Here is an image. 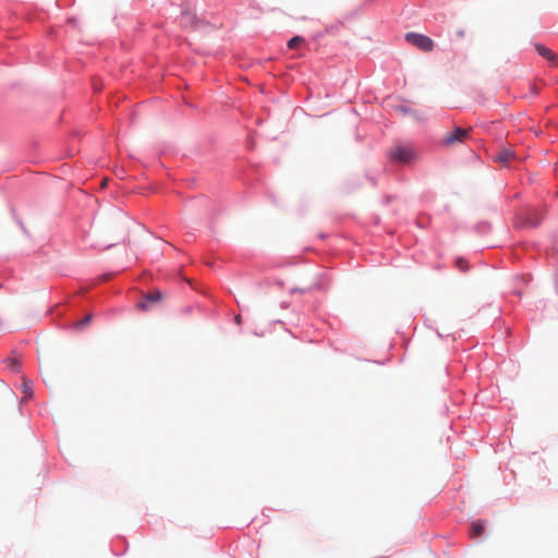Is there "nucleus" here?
<instances>
[{
	"instance_id": "obj_10",
	"label": "nucleus",
	"mask_w": 558,
	"mask_h": 558,
	"mask_svg": "<svg viewBox=\"0 0 558 558\" xmlns=\"http://www.w3.org/2000/svg\"><path fill=\"white\" fill-rule=\"evenodd\" d=\"M129 548V542L124 536H117L110 543V549L114 556H123Z\"/></svg>"
},
{
	"instance_id": "obj_16",
	"label": "nucleus",
	"mask_w": 558,
	"mask_h": 558,
	"mask_svg": "<svg viewBox=\"0 0 558 558\" xmlns=\"http://www.w3.org/2000/svg\"><path fill=\"white\" fill-rule=\"evenodd\" d=\"M10 211H11V215H12V218L14 219V221L19 225V227L21 228L22 232L25 234V235H29V232L27 230V228L25 227L23 220L21 219V217L16 214V210L13 206L10 207Z\"/></svg>"
},
{
	"instance_id": "obj_24",
	"label": "nucleus",
	"mask_w": 558,
	"mask_h": 558,
	"mask_svg": "<svg viewBox=\"0 0 558 558\" xmlns=\"http://www.w3.org/2000/svg\"><path fill=\"white\" fill-rule=\"evenodd\" d=\"M396 198L395 194H385L383 196L381 203L383 205L387 206L389 205L393 199Z\"/></svg>"
},
{
	"instance_id": "obj_31",
	"label": "nucleus",
	"mask_w": 558,
	"mask_h": 558,
	"mask_svg": "<svg viewBox=\"0 0 558 558\" xmlns=\"http://www.w3.org/2000/svg\"><path fill=\"white\" fill-rule=\"evenodd\" d=\"M328 236H329V234L327 232H323V231L317 234V238L320 240H325Z\"/></svg>"
},
{
	"instance_id": "obj_26",
	"label": "nucleus",
	"mask_w": 558,
	"mask_h": 558,
	"mask_svg": "<svg viewBox=\"0 0 558 558\" xmlns=\"http://www.w3.org/2000/svg\"><path fill=\"white\" fill-rule=\"evenodd\" d=\"M247 149L253 150L255 148V141L252 137H248L246 141Z\"/></svg>"
},
{
	"instance_id": "obj_29",
	"label": "nucleus",
	"mask_w": 558,
	"mask_h": 558,
	"mask_svg": "<svg viewBox=\"0 0 558 558\" xmlns=\"http://www.w3.org/2000/svg\"><path fill=\"white\" fill-rule=\"evenodd\" d=\"M518 278L520 279V281L523 283V284H527L529 281L531 280V278H527V276L525 275H520L518 276Z\"/></svg>"
},
{
	"instance_id": "obj_33",
	"label": "nucleus",
	"mask_w": 558,
	"mask_h": 558,
	"mask_svg": "<svg viewBox=\"0 0 558 558\" xmlns=\"http://www.w3.org/2000/svg\"><path fill=\"white\" fill-rule=\"evenodd\" d=\"M192 310H193V307H192V306H185V307L183 308V313H184V314H190V313L192 312Z\"/></svg>"
},
{
	"instance_id": "obj_28",
	"label": "nucleus",
	"mask_w": 558,
	"mask_h": 558,
	"mask_svg": "<svg viewBox=\"0 0 558 558\" xmlns=\"http://www.w3.org/2000/svg\"><path fill=\"white\" fill-rule=\"evenodd\" d=\"M118 243H109V244H106L104 246H97L99 250L101 251H106V250H109L111 247H114Z\"/></svg>"
},
{
	"instance_id": "obj_27",
	"label": "nucleus",
	"mask_w": 558,
	"mask_h": 558,
	"mask_svg": "<svg viewBox=\"0 0 558 558\" xmlns=\"http://www.w3.org/2000/svg\"><path fill=\"white\" fill-rule=\"evenodd\" d=\"M268 198L270 199V202L275 205V206H279V203L275 196V194L272 192H268Z\"/></svg>"
},
{
	"instance_id": "obj_35",
	"label": "nucleus",
	"mask_w": 558,
	"mask_h": 558,
	"mask_svg": "<svg viewBox=\"0 0 558 558\" xmlns=\"http://www.w3.org/2000/svg\"><path fill=\"white\" fill-rule=\"evenodd\" d=\"M288 306H289V303H288L287 301H282V302L280 303V307H281V308H287Z\"/></svg>"
},
{
	"instance_id": "obj_39",
	"label": "nucleus",
	"mask_w": 558,
	"mask_h": 558,
	"mask_svg": "<svg viewBox=\"0 0 558 558\" xmlns=\"http://www.w3.org/2000/svg\"><path fill=\"white\" fill-rule=\"evenodd\" d=\"M270 510L269 508H264L263 513L265 514V511Z\"/></svg>"
},
{
	"instance_id": "obj_23",
	"label": "nucleus",
	"mask_w": 558,
	"mask_h": 558,
	"mask_svg": "<svg viewBox=\"0 0 558 558\" xmlns=\"http://www.w3.org/2000/svg\"><path fill=\"white\" fill-rule=\"evenodd\" d=\"M10 368L11 371L13 372H20L21 368H22V362L17 359H14L12 362H11V365H10Z\"/></svg>"
},
{
	"instance_id": "obj_3",
	"label": "nucleus",
	"mask_w": 558,
	"mask_h": 558,
	"mask_svg": "<svg viewBox=\"0 0 558 558\" xmlns=\"http://www.w3.org/2000/svg\"><path fill=\"white\" fill-rule=\"evenodd\" d=\"M404 39L408 44L423 52H429L435 48V41L428 35L422 33L408 32L404 35Z\"/></svg>"
},
{
	"instance_id": "obj_5",
	"label": "nucleus",
	"mask_w": 558,
	"mask_h": 558,
	"mask_svg": "<svg viewBox=\"0 0 558 558\" xmlns=\"http://www.w3.org/2000/svg\"><path fill=\"white\" fill-rule=\"evenodd\" d=\"M180 24L184 27H196L198 20L189 3L181 4L180 9Z\"/></svg>"
},
{
	"instance_id": "obj_14",
	"label": "nucleus",
	"mask_w": 558,
	"mask_h": 558,
	"mask_svg": "<svg viewBox=\"0 0 558 558\" xmlns=\"http://www.w3.org/2000/svg\"><path fill=\"white\" fill-rule=\"evenodd\" d=\"M92 300H93V295H90L88 292H84L81 295L80 300L71 301L70 310L72 312H75V311H77L83 305V303L92 302Z\"/></svg>"
},
{
	"instance_id": "obj_30",
	"label": "nucleus",
	"mask_w": 558,
	"mask_h": 558,
	"mask_svg": "<svg viewBox=\"0 0 558 558\" xmlns=\"http://www.w3.org/2000/svg\"><path fill=\"white\" fill-rule=\"evenodd\" d=\"M68 23H69L70 25H76V23H77V19H76V16H74V15L69 16V17H68Z\"/></svg>"
},
{
	"instance_id": "obj_2",
	"label": "nucleus",
	"mask_w": 558,
	"mask_h": 558,
	"mask_svg": "<svg viewBox=\"0 0 558 558\" xmlns=\"http://www.w3.org/2000/svg\"><path fill=\"white\" fill-rule=\"evenodd\" d=\"M165 295V292L160 289H151L147 292H144L137 300L135 308L136 311L143 313L150 312L161 304Z\"/></svg>"
},
{
	"instance_id": "obj_13",
	"label": "nucleus",
	"mask_w": 558,
	"mask_h": 558,
	"mask_svg": "<svg viewBox=\"0 0 558 558\" xmlns=\"http://www.w3.org/2000/svg\"><path fill=\"white\" fill-rule=\"evenodd\" d=\"M514 156L515 153L512 149L505 148L495 157V161L507 165Z\"/></svg>"
},
{
	"instance_id": "obj_9",
	"label": "nucleus",
	"mask_w": 558,
	"mask_h": 558,
	"mask_svg": "<svg viewBox=\"0 0 558 558\" xmlns=\"http://www.w3.org/2000/svg\"><path fill=\"white\" fill-rule=\"evenodd\" d=\"M329 286V279L325 274H319L317 280L308 289L292 288L291 294L294 293H306L308 290H325Z\"/></svg>"
},
{
	"instance_id": "obj_1",
	"label": "nucleus",
	"mask_w": 558,
	"mask_h": 558,
	"mask_svg": "<svg viewBox=\"0 0 558 558\" xmlns=\"http://www.w3.org/2000/svg\"><path fill=\"white\" fill-rule=\"evenodd\" d=\"M421 151L409 143L397 141L387 151V158L390 163L412 166L418 161Z\"/></svg>"
},
{
	"instance_id": "obj_25",
	"label": "nucleus",
	"mask_w": 558,
	"mask_h": 558,
	"mask_svg": "<svg viewBox=\"0 0 558 558\" xmlns=\"http://www.w3.org/2000/svg\"><path fill=\"white\" fill-rule=\"evenodd\" d=\"M365 178L372 183L373 186L377 185V175L376 174L366 172Z\"/></svg>"
},
{
	"instance_id": "obj_7",
	"label": "nucleus",
	"mask_w": 558,
	"mask_h": 558,
	"mask_svg": "<svg viewBox=\"0 0 558 558\" xmlns=\"http://www.w3.org/2000/svg\"><path fill=\"white\" fill-rule=\"evenodd\" d=\"M487 520L475 519L468 526V533L470 538H481L486 534Z\"/></svg>"
},
{
	"instance_id": "obj_36",
	"label": "nucleus",
	"mask_w": 558,
	"mask_h": 558,
	"mask_svg": "<svg viewBox=\"0 0 558 558\" xmlns=\"http://www.w3.org/2000/svg\"><path fill=\"white\" fill-rule=\"evenodd\" d=\"M464 34H465L464 29H459V31L457 32V35H458L459 37H463V36H464Z\"/></svg>"
},
{
	"instance_id": "obj_22",
	"label": "nucleus",
	"mask_w": 558,
	"mask_h": 558,
	"mask_svg": "<svg viewBox=\"0 0 558 558\" xmlns=\"http://www.w3.org/2000/svg\"><path fill=\"white\" fill-rule=\"evenodd\" d=\"M75 0H56V5L60 9H64L74 4Z\"/></svg>"
},
{
	"instance_id": "obj_37",
	"label": "nucleus",
	"mask_w": 558,
	"mask_h": 558,
	"mask_svg": "<svg viewBox=\"0 0 558 558\" xmlns=\"http://www.w3.org/2000/svg\"><path fill=\"white\" fill-rule=\"evenodd\" d=\"M513 293L517 294L518 296H521L522 295V291L521 290H518V289H514L513 290Z\"/></svg>"
},
{
	"instance_id": "obj_11",
	"label": "nucleus",
	"mask_w": 558,
	"mask_h": 558,
	"mask_svg": "<svg viewBox=\"0 0 558 558\" xmlns=\"http://www.w3.org/2000/svg\"><path fill=\"white\" fill-rule=\"evenodd\" d=\"M376 0H363L361 4H359L356 8H354L353 10L347 12L343 17H342V23L343 22H350L354 19H356L362 12H364V10L372 5L373 3H375Z\"/></svg>"
},
{
	"instance_id": "obj_19",
	"label": "nucleus",
	"mask_w": 558,
	"mask_h": 558,
	"mask_svg": "<svg viewBox=\"0 0 558 558\" xmlns=\"http://www.w3.org/2000/svg\"><path fill=\"white\" fill-rule=\"evenodd\" d=\"M22 391L26 397L31 398L34 396L33 381L31 379H24L22 383Z\"/></svg>"
},
{
	"instance_id": "obj_21",
	"label": "nucleus",
	"mask_w": 558,
	"mask_h": 558,
	"mask_svg": "<svg viewBox=\"0 0 558 558\" xmlns=\"http://www.w3.org/2000/svg\"><path fill=\"white\" fill-rule=\"evenodd\" d=\"M303 41H304V38H303L302 36H300V35H294V36H292V37L288 40L287 45H288V47H289L290 49H294V48H296V47H298L301 43H303Z\"/></svg>"
},
{
	"instance_id": "obj_17",
	"label": "nucleus",
	"mask_w": 558,
	"mask_h": 558,
	"mask_svg": "<svg viewBox=\"0 0 558 558\" xmlns=\"http://www.w3.org/2000/svg\"><path fill=\"white\" fill-rule=\"evenodd\" d=\"M10 211H11V215H12V218L14 219V221L19 225V227L21 228L22 232L25 234V235H29V232L27 230V228L25 227L23 220L21 219V217L16 214V210L13 206L10 207Z\"/></svg>"
},
{
	"instance_id": "obj_32",
	"label": "nucleus",
	"mask_w": 558,
	"mask_h": 558,
	"mask_svg": "<svg viewBox=\"0 0 558 558\" xmlns=\"http://www.w3.org/2000/svg\"><path fill=\"white\" fill-rule=\"evenodd\" d=\"M275 283H276V286H278L279 288H283V287H284V282H283V280H281V279H277V280L275 281Z\"/></svg>"
},
{
	"instance_id": "obj_18",
	"label": "nucleus",
	"mask_w": 558,
	"mask_h": 558,
	"mask_svg": "<svg viewBox=\"0 0 558 558\" xmlns=\"http://www.w3.org/2000/svg\"><path fill=\"white\" fill-rule=\"evenodd\" d=\"M395 110L404 116H415L417 113L416 110L412 109L411 107H409L408 105H404V104L396 105Z\"/></svg>"
},
{
	"instance_id": "obj_4",
	"label": "nucleus",
	"mask_w": 558,
	"mask_h": 558,
	"mask_svg": "<svg viewBox=\"0 0 558 558\" xmlns=\"http://www.w3.org/2000/svg\"><path fill=\"white\" fill-rule=\"evenodd\" d=\"M521 223L527 228H537L544 219V213L538 208H526L519 216Z\"/></svg>"
},
{
	"instance_id": "obj_38",
	"label": "nucleus",
	"mask_w": 558,
	"mask_h": 558,
	"mask_svg": "<svg viewBox=\"0 0 558 558\" xmlns=\"http://www.w3.org/2000/svg\"><path fill=\"white\" fill-rule=\"evenodd\" d=\"M555 277H556V281L558 282V270L556 271Z\"/></svg>"
},
{
	"instance_id": "obj_34",
	"label": "nucleus",
	"mask_w": 558,
	"mask_h": 558,
	"mask_svg": "<svg viewBox=\"0 0 558 558\" xmlns=\"http://www.w3.org/2000/svg\"><path fill=\"white\" fill-rule=\"evenodd\" d=\"M241 322H242V318H241V316H240V315H238V316H235V317H234V323H235V324L240 325V324H241Z\"/></svg>"
},
{
	"instance_id": "obj_6",
	"label": "nucleus",
	"mask_w": 558,
	"mask_h": 558,
	"mask_svg": "<svg viewBox=\"0 0 558 558\" xmlns=\"http://www.w3.org/2000/svg\"><path fill=\"white\" fill-rule=\"evenodd\" d=\"M93 319H94L93 314L87 315L86 317H84L82 320H78V322L74 320V318H72V317H66L60 323V327L62 329L80 331V330H83L85 327H87L92 323Z\"/></svg>"
},
{
	"instance_id": "obj_12",
	"label": "nucleus",
	"mask_w": 558,
	"mask_h": 558,
	"mask_svg": "<svg viewBox=\"0 0 558 558\" xmlns=\"http://www.w3.org/2000/svg\"><path fill=\"white\" fill-rule=\"evenodd\" d=\"M535 51L538 56L545 58L547 61L555 63L557 58L553 53V51L544 44L542 43H535L534 44Z\"/></svg>"
},
{
	"instance_id": "obj_20",
	"label": "nucleus",
	"mask_w": 558,
	"mask_h": 558,
	"mask_svg": "<svg viewBox=\"0 0 558 558\" xmlns=\"http://www.w3.org/2000/svg\"><path fill=\"white\" fill-rule=\"evenodd\" d=\"M454 265L462 272H466L470 269L469 263L463 257H457Z\"/></svg>"
},
{
	"instance_id": "obj_15",
	"label": "nucleus",
	"mask_w": 558,
	"mask_h": 558,
	"mask_svg": "<svg viewBox=\"0 0 558 558\" xmlns=\"http://www.w3.org/2000/svg\"><path fill=\"white\" fill-rule=\"evenodd\" d=\"M473 229H474L475 233H477L480 235H484L490 231V223L486 220H482V221L475 223Z\"/></svg>"
},
{
	"instance_id": "obj_8",
	"label": "nucleus",
	"mask_w": 558,
	"mask_h": 558,
	"mask_svg": "<svg viewBox=\"0 0 558 558\" xmlns=\"http://www.w3.org/2000/svg\"><path fill=\"white\" fill-rule=\"evenodd\" d=\"M468 134L469 133L465 129L461 126H454L453 130L441 140V144L445 146H451L461 142V138L468 136Z\"/></svg>"
}]
</instances>
